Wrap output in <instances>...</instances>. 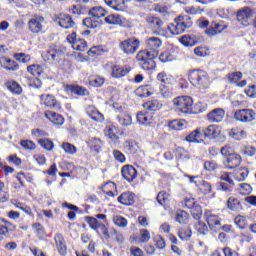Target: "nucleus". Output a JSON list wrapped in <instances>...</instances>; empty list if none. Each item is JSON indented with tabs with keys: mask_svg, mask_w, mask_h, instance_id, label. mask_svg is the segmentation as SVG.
I'll list each match as a JSON object with an SVG mask.
<instances>
[{
	"mask_svg": "<svg viewBox=\"0 0 256 256\" xmlns=\"http://www.w3.org/2000/svg\"><path fill=\"white\" fill-rule=\"evenodd\" d=\"M161 45H163V42L158 37L146 39L147 49L139 51L136 55L141 69L144 71H152V69H155L157 66L155 58L159 55V47H161Z\"/></svg>",
	"mask_w": 256,
	"mask_h": 256,
	"instance_id": "1",
	"label": "nucleus"
},
{
	"mask_svg": "<svg viewBox=\"0 0 256 256\" xmlns=\"http://www.w3.org/2000/svg\"><path fill=\"white\" fill-rule=\"evenodd\" d=\"M188 77L191 85L200 91L209 89V86L211 85L209 74L205 70H192Z\"/></svg>",
	"mask_w": 256,
	"mask_h": 256,
	"instance_id": "2",
	"label": "nucleus"
},
{
	"mask_svg": "<svg viewBox=\"0 0 256 256\" xmlns=\"http://www.w3.org/2000/svg\"><path fill=\"white\" fill-rule=\"evenodd\" d=\"M193 27V22L191 21V18L188 16H178L174 19L173 23H170L167 26L168 30V39L171 37V35H181L182 33H185L186 29H191Z\"/></svg>",
	"mask_w": 256,
	"mask_h": 256,
	"instance_id": "3",
	"label": "nucleus"
},
{
	"mask_svg": "<svg viewBox=\"0 0 256 256\" xmlns=\"http://www.w3.org/2000/svg\"><path fill=\"white\" fill-rule=\"evenodd\" d=\"M173 107L179 113H193V98L189 96H179L173 100Z\"/></svg>",
	"mask_w": 256,
	"mask_h": 256,
	"instance_id": "4",
	"label": "nucleus"
},
{
	"mask_svg": "<svg viewBox=\"0 0 256 256\" xmlns=\"http://www.w3.org/2000/svg\"><path fill=\"white\" fill-rule=\"evenodd\" d=\"M146 21L149 27H151L154 35H159L160 37H166V39H169V31L167 28H163V20L149 16L146 18Z\"/></svg>",
	"mask_w": 256,
	"mask_h": 256,
	"instance_id": "5",
	"label": "nucleus"
},
{
	"mask_svg": "<svg viewBox=\"0 0 256 256\" xmlns=\"http://www.w3.org/2000/svg\"><path fill=\"white\" fill-rule=\"evenodd\" d=\"M140 45H141V42L139 41V39L132 37V38H128L124 41H121L119 44V47H120L121 51H123V53H125V55H135V53H137Z\"/></svg>",
	"mask_w": 256,
	"mask_h": 256,
	"instance_id": "6",
	"label": "nucleus"
},
{
	"mask_svg": "<svg viewBox=\"0 0 256 256\" xmlns=\"http://www.w3.org/2000/svg\"><path fill=\"white\" fill-rule=\"evenodd\" d=\"M44 23L45 18L43 16H34L28 21V30L30 33L39 35V33H43Z\"/></svg>",
	"mask_w": 256,
	"mask_h": 256,
	"instance_id": "7",
	"label": "nucleus"
},
{
	"mask_svg": "<svg viewBox=\"0 0 256 256\" xmlns=\"http://www.w3.org/2000/svg\"><path fill=\"white\" fill-rule=\"evenodd\" d=\"M234 119L240 123H251L255 121V111L252 109H240L234 113Z\"/></svg>",
	"mask_w": 256,
	"mask_h": 256,
	"instance_id": "8",
	"label": "nucleus"
},
{
	"mask_svg": "<svg viewBox=\"0 0 256 256\" xmlns=\"http://www.w3.org/2000/svg\"><path fill=\"white\" fill-rule=\"evenodd\" d=\"M63 53L64 52H63V49H61V47L52 46L48 50L42 53V59H44V61H50V62L59 61V57H61Z\"/></svg>",
	"mask_w": 256,
	"mask_h": 256,
	"instance_id": "9",
	"label": "nucleus"
},
{
	"mask_svg": "<svg viewBox=\"0 0 256 256\" xmlns=\"http://www.w3.org/2000/svg\"><path fill=\"white\" fill-rule=\"evenodd\" d=\"M68 43H71L75 51H87V41L77 38V33L73 32L67 36Z\"/></svg>",
	"mask_w": 256,
	"mask_h": 256,
	"instance_id": "10",
	"label": "nucleus"
},
{
	"mask_svg": "<svg viewBox=\"0 0 256 256\" xmlns=\"http://www.w3.org/2000/svg\"><path fill=\"white\" fill-rule=\"evenodd\" d=\"M237 21L244 25V27L249 26V21L253 18V10L249 7H243L241 10L237 12Z\"/></svg>",
	"mask_w": 256,
	"mask_h": 256,
	"instance_id": "11",
	"label": "nucleus"
},
{
	"mask_svg": "<svg viewBox=\"0 0 256 256\" xmlns=\"http://www.w3.org/2000/svg\"><path fill=\"white\" fill-rule=\"evenodd\" d=\"M41 105H45V107H49L50 109H55V111H59L61 109V103L55 99V96L51 94H42L40 96Z\"/></svg>",
	"mask_w": 256,
	"mask_h": 256,
	"instance_id": "12",
	"label": "nucleus"
},
{
	"mask_svg": "<svg viewBox=\"0 0 256 256\" xmlns=\"http://www.w3.org/2000/svg\"><path fill=\"white\" fill-rule=\"evenodd\" d=\"M56 23L63 29H73L75 27V21L69 14H60L55 19Z\"/></svg>",
	"mask_w": 256,
	"mask_h": 256,
	"instance_id": "13",
	"label": "nucleus"
},
{
	"mask_svg": "<svg viewBox=\"0 0 256 256\" xmlns=\"http://www.w3.org/2000/svg\"><path fill=\"white\" fill-rule=\"evenodd\" d=\"M122 177L128 183H131L132 181H135L137 179V169L133 167L132 165H125L121 169Z\"/></svg>",
	"mask_w": 256,
	"mask_h": 256,
	"instance_id": "14",
	"label": "nucleus"
},
{
	"mask_svg": "<svg viewBox=\"0 0 256 256\" xmlns=\"http://www.w3.org/2000/svg\"><path fill=\"white\" fill-rule=\"evenodd\" d=\"M0 67L9 71L10 73H14L15 71H19V64L10 58L1 57L0 58Z\"/></svg>",
	"mask_w": 256,
	"mask_h": 256,
	"instance_id": "15",
	"label": "nucleus"
},
{
	"mask_svg": "<svg viewBox=\"0 0 256 256\" xmlns=\"http://www.w3.org/2000/svg\"><path fill=\"white\" fill-rule=\"evenodd\" d=\"M207 119L210 123H221L225 119V110L216 108L207 114Z\"/></svg>",
	"mask_w": 256,
	"mask_h": 256,
	"instance_id": "16",
	"label": "nucleus"
},
{
	"mask_svg": "<svg viewBox=\"0 0 256 256\" xmlns=\"http://www.w3.org/2000/svg\"><path fill=\"white\" fill-rule=\"evenodd\" d=\"M54 241H55L56 249L60 253V255L62 256L67 255V243L65 242V238L63 237V234L56 233L54 236Z\"/></svg>",
	"mask_w": 256,
	"mask_h": 256,
	"instance_id": "17",
	"label": "nucleus"
},
{
	"mask_svg": "<svg viewBox=\"0 0 256 256\" xmlns=\"http://www.w3.org/2000/svg\"><path fill=\"white\" fill-rule=\"evenodd\" d=\"M118 203L121 205H125L126 207H129L135 203V193L131 191L123 192L118 198Z\"/></svg>",
	"mask_w": 256,
	"mask_h": 256,
	"instance_id": "18",
	"label": "nucleus"
},
{
	"mask_svg": "<svg viewBox=\"0 0 256 256\" xmlns=\"http://www.w3.org/2000/svg\"><path fill=\"white\" fill-rule=\"evenodd\" d=\"M227 29V25L221 23H212L211 26L205 30L206 35L209 37H214V35H219Z\"/></svg>",
	"mask_w": 256,
	"mask_h": 256,
	"instance_id": "19",
	"label": "nucleus"
},
{
	"mask_svg": "<svg viewBox=\"0 0 256 256\" xmlns=\"http://www.w3.org/2000/svg\"><path fill=\"white\" fill-rule=\"evenodd\" d=\"M204 216L206 217L209 229H217V227H221V219L218 215L211 214V212H205Z\"/></svg>",
	"mask_w": 256,
	"mask_h": 256,
	"instance_id": "20",
	"label": "nucleus"
},
{
	"mask_svg": "<svg viewBox=\"0 0 256 256\" xmlns=\"http://www.w3.org/2000/svg\"><path fill=\"white\" fill-rule=\"evenodd\" d=\"M5 87L10 91V93H13V95H21L23 93V88L17 81L13 79H9L5 82Z\"/></svg>",
	"mask_w": 256,
	"mask_h": 256,
	"instance_id": "21",
	"label": "nucleus"
},
{
	"mask_svg": "<svg viewBox=\"0 0 256 256\" xmlns=\"http://www.w3.org/2000/svg\"><path fill=\"white\" fill-rule=\"evenodd\" d=\"M202 135L206 137V139H217L219 137V128L215 125H210L206 127L205 129L201 130Z\"/></svg>",
	"mask_w": 256,
	"mask_h": 256,
	"instance_id": "22",
	"label": "nucleus"
},
{
	"mask_svg": "<svg viewBox=\"0 0 256 256\" xmlns=\"http://www.w3.org/2000/svg\"><path fill=\"white\" fill-rule=\"evenodd\" d=\"M241 165V156L239 154H232L226 160V169H237Z\"/></svg>",
	"mask_w": 256,
	"mask_h": 256,
	"instance_id": "23",
	"label": "nucleus"
},
{
	"mask_svg": "<svg viewBox=\"0 0 256 256\" xmlns=\"http://www.w3.org/2000/svg\"><path fill=\"white\" fill-rule=\"evenodd\" d=\"M45 117L54 123V125H63V123H65V118L53 111H46Z\"/></svg>",
	"mask_w": 256,
	"mask_h": 256,
	"instance_id": "24",
	"label": "nucleus"
},
{
	"mask_svg": "<svg viewBox=\"0 0 256 256\" xmlns=\"http://www.w3.org/2000/svg\"><path fill=\"white\" fill-rule=\"evenodd\" d=\"M108 7L114 9V11H125L127 7L125 6V0H104Z\"/></svg>",
	"mask_w": 256,
	"mask_h": 256,
	"instance_id": "25",
	"label": "nucleus"
},
{
	"mask_svg": "<svg viewBox=\"0 0 256 256\" xmlns=\"http://www.w3.org/2000/svg\"><path fill=\"white\" fill-rule=\"evenodd\" d=\"M66 91H70L71 93H75V95H80L81 97L89 95V90L79 85H67Z\"/></svg>",
	"mask_w": 256,
	"mask_h": 256,
	"instance_id": "26",
	"label": "nucleus"
},
{
	"mask_svg": "<svg viewBox=\"0 0 256 256\" xmlns=\"http://www.w3.org/2000/svg\"><path fill=\"white\" fill-rule=\"evenodd\" d=\"M202 135L201 128H198L187 135L185 141L188 143H201V141H203V139H201Z\"/></svg>",
	"mask_w": 256,
	"mask_h": 256,
	"instance_id": "27",
	"label": "nucleus"
},
{
	"mask_svg": "<svg viewBox=\"0 0 256 256\" xmlns=\"http://www.w3.org/2000/svg\"><path fill=\"white\" fill-rule=\"evenodd\" d=\"M227 207L230 209V211H236L239 213V211H243V205L241 202L234 197H230L227 201Z\"/></svg>",
	"mask_w": 256,
	"mask_h": 256,
	"instance_id": "28",
	"label": "nucleus"
},
{
	"mask_svg": "<svg viewBox=\"0 0 256 256\" xmlns=\"http://www.w3.org/2000/svg\"><path fill=\"white\" fill-rule=\"evenodd\" d=\"M105 23L108 25H123L125 23L123 16L118 14H110L105 18Z\"/></svg>",
	"mask_w": 256,
	"mask_h": 256,
	"instance_id": "29",
	"label": "nucleus"
},
{
	"mask_svg": "<svg viewBox=\"0 0 256 256\" xmlns=\"http://www.w3.org/2000/svg\"><path fill=\"white\" fill-rule=\"evenodd\" d=\"M168 127L173 131H183L187 128V121L181 120H172L168 123Z\"/></svg>",
	"mask_w": 256,
	"mask_h": 256,
	"instance_id": "30",
	"label": "nucleus"
},
{
	"mask_svg": "<svg viewBox=\"0 0 256 256\" xmlns=\"http://www.w3.org/2000/svg\"><path fill=\"white\" fill-rule=\"evenodd\" d=\"M106 14L107 12L105 11V9L100 6L93 7L89 10L90 17H93V19H95L96 21H99L101 17H105Z\"/></svg>",
	"mask_w": 256,
	"mask_h": 256,
	"instance_id": "31",
	"label": "nucleus"
},
{
	"mask_svg": "<svg viewBox=\"0 0 256 256\" xmlns=\"http://www.w3.org/2000/svg\"><path fill=\"white\" fill-rule=\"evenodd\" d=\"M136 119L140 125H151L152 116L148 112H138Z\"/></svg>",
	"mask_w": 256,
	"mask_h": 256,
	"instance_id": "32",
	"label": "nucleus"
},
{
	"mask_svg": "<svg viewBox=\"0 0 256 256\" xmlns=\"http://www.w3.org/2000/svg\"><path fill=\"white\" fill-rule=\"evenodd\" d=\"M131 70L128 68H123L121 66H114L112 68V77L115 79H121V77H125Z\"/></svg>",
	"mask_w": 256,
	"mask_h": 256,
	"instance_id": "33",
	"label": "nucleus"
},
{
	"mask_svg": "<svg viewBox=\"0 0 256 256\" xmlns=\"http://www.w3.org/2000/svg\"><path fill=\"white\" fill-rule=\"evenodd\" d=\"M178 236L182 241H189V239H191L193 236V231L189 226L182 227L178 231Z\"/></svg>",
	"mask_w": 256,
	"mask_h": 256,
	"instance_id": "34",
	"label": "nucleus"
},
{
	"mask_svg": "<svg viewBox=\"0 0 256 256\" xmlns=\"http://www.w3.org/2000/svg\"><path fill=\"white\" fill-rule=\"evenodd\" d=\"M118 123L123 127H129L133 125V118L129 114L122 113L116 117Z\"/></svg>",
	"mask_w": 256,
	"mask_h": 256,
	"instance_id": "35",
	"label": "nucleus"
},
{
	"mask_svg": "<svg viewBox=\"0 0 256 256\" xmlns=\"http://www.w3.org/2000/svg\"><path fill=\"white\" fill-rule=\"evenodd\" d=\"M143 107L146 109V111H159V109L163 107V104H161L159 100H150L144 103Z\"/></svg>",
	"mask_w": 256,
	"mask_h": 256,
	"instance_id": "36",
	"label": "nucleus"
},
{
	"mask_svg": "<svg viewBox=\"0 0 256 256\" xmlns=\"http://www.w3.org/2000/svg\"><path fill=\"white\" fill-rule=\"evenodd\" d=\"M229 135L232 137V139H235L236 141H241V139H245V137H247V132L239 128H233L230 130Z\"/></svg>",
	"mask_w": 256,
	"mask_h": 256,
	"instance_id": "37",
	"label": "nucleus"
},
{
	"mask_svg": "<svg viewBox=\"0 0 256 256\" xmlns=\"http://www.w3.org/2000/svg\"><path fill=\"white\" fill-rule=\"evenodd\" d=\"M82 25L87 27V29H97V27H101V21L95 20V18H85Z\"/></svg>",
	"mask_w": 256,
	"mask_h": 256,
	"instance_id": "38",
	"label": "nucleus"
},
{
	"mask_svg": "<svg viewBox=\"0 0 256 256\" xmlns=\"http://www.w3.org/2000/svg\"><path fill=\"white\" fill-rule=\"evenodd\" d=\"M136 95L142 99L145 97H151V85L140 86L136 90Z\"/></svg>",
	"mask_w": 256,
	"mask_h": 256,
	"instance_id": "39",
	"label": "nucleus"
},
{
	"mask_svg": "<svg viewBox=\"0 0 256 256\" xmlns=\"http://www.w3.org/2000/svg\"><path fill=\"white\" fill-rule=\"evenodd\" d=\"M160 94L164 99H171L173 97V86L170 84L162 85L160 87Z\"/></svg>",
	"mask_w": 256,
	"mask_h": 256,
	"instance_id": "40",
	"label": "nucleus"
},
{
	"mask_svg": "<svg viewBox=\"0 0 256 256\" xmlns=\"http://www.w3.org/2000/svg\"><path fill=\"white\" fill-rule=\"evenodd\" d=\"M124 149L130 155H135V153H137V151H139V146L137 145V143L127 140L124 142Z\"/></svg>",
	"mask_w": 256,
	"mask_h": 256,
	"instance_id": "41",
	"label": "nucleus"
},
{
	"mask_svg": "<svg viewBox=\"0 0 256 256\" xmlns=\"http://www.w3.org/2000/svg\"><path fill=\"white\" fill-rule=\"evenodd\" d=\"M194 229L197 231L198 235H208L209 234V227L203 221H198L194 225Z\"/></svg>",
	"mask_w": 256,
	"mask_h": 256,
	"instance_id": "42",
	"label": "nucleus"
},
{
	"mask_svg": "<svg viewBox=\"0 0 256 256\" xmlns=\"http://www.w3.org/2000/svg\"><path fill=\"white\" fill-rule=\"evenodd\" d=\"M102 145H103V142L99 138H92L89 141V147L92 151H95V153L101 152Z\"/></svg>",
	"mask_w": 256,
	"mask_h": 256,
	"instance_id": "43",
	"label": "nucleus"
},
{
	"mask_svg": "<svg viewBox=\"0 0 256 256\" xmlns=\"http://www.w3.org/2000/svg\"><path fill=\"white\" fill-rule=\"evenodd\" d=\"M243 79V73L241 72H231L227 74V80L228 83L237 85L238 81H241Z\"/></svg>",
	"mask_w": 256,
	"mask_h": 256,
	"instance_id": "44",
	"label": "nucleus"
},
{
	"mask_svg": "<svg viewBox=\"0 0 256 256\" xmlns=\"http://www.w3.org/2000/svg\"><path fill=\"white\" fill-rule=\"evenodd\" d=\"M180 43H182L184 47H194V45H197V40L190 35H184L180 38Z\"/></svg>",
	"mask_w": 256,
	"mask_h": 256,
	"instance_id": "45",
	"label": "nucleus"
},
{
	"mask_svg": "<svg viewBox=\"0 0 256 256\" xmlns=\"http://www.w3.org/2000/svg\"><path fill=\"white\" fill-rule=\"evenodd\" d=\"M27 71L33 75V77H39L43 73V66L32 64L27 67Z\"/></svg>",
	"mask_w": 256,
	"mask_h": 256,
	"instance_id": "46",
	"label": "nucleus"
},
{
	"mask_svg": "<svg viewBox=\"0 0 256 256\" xmlns=\"http://www.w3.org/2000/svg\"><path fill=\"white\" fill-rule=\"evenodd\" d=\"M156 79L160 83H163V85H170L171 81H173V77L165 72L158 73Z\"/></svg>",
	"mask_w": 256,
	"mask_h": 256,
	"instance_id": "47",
	"label": "nucleus"
},
{
	"mask_svg": "<svg viewBox=\"0 0 256 256\" xmlns=\"http://www.w3.org/2000/svg\"><path fill=\"white\" fill-rule=\"evenodd\" d=\"M39 145L46 151H53L55 144L49 138L38 140Z\"/></svg>",
	"mask_w": 256,
	"mask_h": 256,
	"instance_id": "48",
	"label": "nucleus"
},
{
	"mask_svg": "<svg viewBox=\"0 0 256 256\" xmlns=\"http://www.w3.org/2000/svg\"><path fill=\"white\" fill-rule=\"evenodd\" d=\"M113 223L117 225V227L125 228L128 225V221L125 217L121 215H114L113 216Z\"/></svg>",
	"mask_w": 256,
	"mask_h": 256,
	"instance_id": "49",
	"label": "nucleus"
},
{
	"mask_svg": "<svg viewBox=\"0 0 256 256\" xmlns=\"http://www.w3.org/2000/svg\"><path fill=\"white\" fill-rule=\"evenodd\" d=\"M187 219H189V214H187L186 211L180 210L176 212L175 221H177V223H180V224L187 223Z\"/></svg>",
	"mask_w": 256,
	"mask_h": 256,
	"instance_id": "50",
	"label": "nucleus"
},
{
	"mask_svg": "<svg viewBox=\"0 0 256 256\" xmlns=\"http://www.w3.org/2000/svg\"><path fill=\"white\" fill-rule=\"evenodd\" d=\"M248 176L249 170L247 168H242L235 173L236 181L240 182L245 181V179H247Z\"/></svg>",
	"mask_w": 256,
	"mask_h": 256,
	"instance_id": "51",
	"label": "nucleus"
},
{
	"mask_svg": "<svg viewBox=\"0 0 256 256\" xmlns=\"http://www.w3.org/2000/svg\"><path fill=\"white\" fill-rule=\"evenodd\" d=\"M105 135L112 141H117V139H119V136H117V128L115 126L108 127Z\"/></svg>",
	"mask_w": 256,
	"mask_h": 256,
	"instance_id": "52",
	"label": "nucleus"
},
{
	"mask_svg": "<svg viewBox=\"0 0 256 256\" xmlns=\"http://www.w3.org/2000/svg\"><path fill=\"white\" fill-rule=\"evenodd\" d=\"M190 213L192 217H194L196 220L201 219V215H203V209L201 208V205L196 204L191 210Z\"/></svg>",
	"mask_w": 256,
	"mask_h": 256,
	"instance_id": "53",
	"label": "nucleus"
},
{
	"mask_svg": "<svg viewBox=\"0 0 256 256\" xmlns=\"http://www.w3.org/2000/svg\"><path fill=\"white\" fill-rule=\"evenodd\" d=\"M200 191L203 193V195H209L212 191L211 183L202 180L200 183Z\"/></svg>",
	"mask_w": 256,
	"mask_h": 256,
	"instance_id": "54",
	"label": "nucleus"
},
{
	"mask_svg": "<svg viewBox=\"0 0 256 256\" xmlns=\"http://www.w3.org/2000/svg\"><path fill=\"white\" fill-rule=\"evenodd\" d=\"M86 221L88 225H90L91 229H93L94 231H97V229H99V226L101 225V222H99L97 218L91 216L86 217Z\"/></svg>",
	"mask_w": 256,
	"mask_h": 256,
	"instance_id": "55",
	"label": "nucleus"
},
{
	"mask_svg": "<svg viewBox=\"0 0 256 256\" xmlns=\"http://www.w3.org/2000/svg\"><path fill=\"white\" fill-rule=\"evenodd\" d=\"M62 149L69 155H75V153H77V148L69 142L63 143Z\"/></svg>",
	"mask_w": 256,
	"mask_h": 256,
	"instance_id": "56",
	"label": "nucleus"
},
{
	"mask_svg": "<svg viewBox=\"0 0 256 256\" xmlns=\"http://www.w3.org/2000/svg\"><path fill=\"white\" fill-rule=\"evenodd\" d=\"M173 59H175V57L170 53V52H162L159 55V61H161V63H169L171 61H173Z\"/></svg>",
	"mask_w": 256,
	"mask_h": 256,
	"instance_id": "57",
	"label": "nucleus"
},
{
	"mask_svg": "<svg viewBox=\"0 0 256 256\" xmlns=\"http://www.w3.org/2000/svg\"><path fill=\"white\" fill-rule=\"evenodd\" d=\"M105 83V80L99 76H94L89 79V84L92 87H101Z\"/></svg>",
	"mask_w": 256,
	"mask_h": 256,
	"instance_id": "58",
	"label": "nucleus"
},
{
	"mask_svg": "<svg viewBox=\"0 0 256 256\" xmlns=\"http://www.w3.org/2000/svg\"><path fill=\"white\" fill-rule=\"evenodd\" d=\"M153 240H154V243H155L157 249H160V250L165 249V247H166L165 239L162 238L161 235L154 236Z\"/></svg>",
	"mask_w": 256,
	"mask_h": 256,
	"instance_id": "59",
	"label": "nucleus"
},
{
	"mask_svg": "<svg viewBox=\"0 0 256 256\" xmlns=\"http://www.w3.org/2000/svg\"><path fill=\"white\" fill-rule=\"evenodd\" d=\"M234 223L239 227V229H245V227H247V219L241 215L235 217Z\"/></svg>",
	"mask_w": 256,
	"mask_h": 256,
	"instance_id": "60",
	"label": "nucleus"
},
{
	"mask_svg": "<svg viewBox=\"0 0 256 256\" xmlns=\"http://www.w3.org/2000/svg\"><path fill=\"white\" fill-rule=\"evenodd\" d=\"M150 239H151V234L149 233V230L141 229L140 230V243H149Z\"/></svg>",
	"mask_w": 256,
	"mask_h": 256,
	"instance_id": "61",
	"label": "nucleus"
},
{
	"mask_svg": "<svg viewBox=\"0 0 256 256\" xmlns=\"http://www.w3.org/2000/svg\"><path fill=\"white\" fill-rule=\"evenodd\" d=\"M156 199H157L159 205H165V203H167V201L169 199V194L165 191H161L158 193Z\"/></svg>",
	"mask_w": 256,
	"mask_h": 256,
	"instance_id": "62",
	"label": "nucleus"
},
{
	"mask_svg": "<svg viewBox=\"0 0 256 256\" xmlns=\"http://www.w3.org/2000/svg\"><path fill=\"white\" fill-rule=\"evenodd\" d=\"M105 50H103V48H101V46H94L92 48H90L87 52V54L89 55V57H95L101 55V53H103Z\"/></svg>",
	"mask_w": 256,
	"mask_h": 256,
	"instance_id": "63",
	"label": "nucleus"
},
{
	"mask_svg": "<svg viewBox=\"0 0 256 256\" xmlns=\"http://www.w3.org/2000/svg\"><path fill=\"white\" fill-rule=\"evenodd\" d=\"M20 145H21V147H23L24 149H28L29 151H33V150H35L36 147H37V146L34 144V142L31 141V140H22V141L20 142Z\"/></svg>",
	"mask_w": 256,
	"mask_h": 256,
	"instance_id": "64",
	"label": "nucleus"
}]
</instances>
